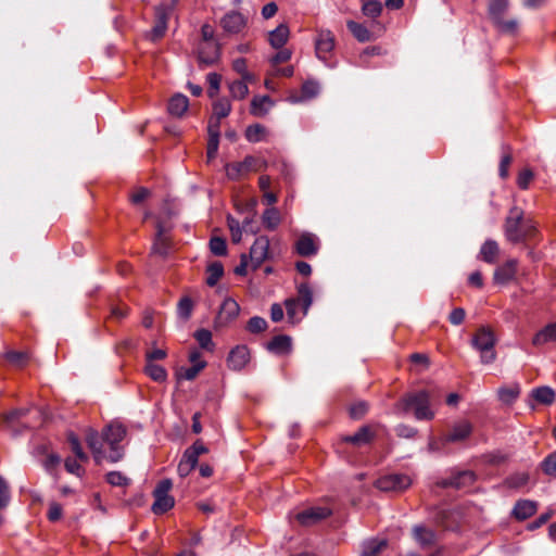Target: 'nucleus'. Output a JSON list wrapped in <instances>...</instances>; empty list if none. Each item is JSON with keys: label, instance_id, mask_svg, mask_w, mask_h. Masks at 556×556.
<instances>
[{"label": "nucleus", "instance_id": "1", "mask_svg": "<svg viewBox=\"0 0 556 556\" xmlns=\"http://www.w3.org/2000/svg\"><path fill=\"white\" fill-rule=\"evenodd\" d=\"M536 227L531 218H526L521 208H510L504 225V233L513 243L522 242L535 233Z\"/></svg>", "mask_w": 556, "mask_h": 556}, {"label": "nucleus", "instance_id": "2", "mask_svg": "<svg viewBox=\"0 0 556 556\" xmlns=\"http://www.w3.org/2000/svg\"><path fill=\"white\" fill-rule=\"evenodd\" d=\"M431 394L426 390L412 392L403 396L396 404V409L402 413L414 412L417 420H431L434 412L431 409Z\"/></svg>", "mask_w": 556, "mask_h": 556}, {"label": "nucleus", "instance_id": "3", "mask_svg": "<svg viewBox=\"0 0 556 556\" xmlns=\"http://www.w3.org/2000/svg\"><path fill=\"white\" fill-rule=\"evenodd\" d=\"M496 338L491 328L481 327L475 333L471 344L480 353L482 364H492L496 359Z\"/></svg>", "mask_w": 556, "mask_h": 556}, {"label": "nucleus", "instance_id": "4", "mask_svg": "<svg viewBox=\"0 0 556 556\" xmlns=\"http://www.w3.org/2000/svg\"><path fill=\"white\" fill-rule=\"evenodd\" d=\"M266 161L248 155L242 162L227 164L226 175L231 180H238L249 173L262 170L266 168Z\"/></svg>", "mask_w": 556, "mask_h": 556}, {"label": "nucleus", "instance_id": "5", "mask_svg": "<svg viewBox=\"0 0 556 556\" xmlns=\"http://www.w3.org/2000/svg\"><path fill=\"white\" fill-rule=\"evenodd\" d=\"M126 429L118 424L109 425L103 431V440L110 446L111 453L108 455V460L116 463L123 458V451L118 443L124 440Z\"/></svg>", "mask_w": 556, "mask_h": 556}, {"label": "nucleus", "instance_id": "6", "mask_svg": "<svg viewBox=\"0 0 556 556\" xmlns=\"http://www.w3.org/2000/svg\"><path fill=\"white\" fill-rule=\"evenodd\" d=\"M172 486L173 483L169 479H164L157 483L153 492L155 501L152 505V510L154 514H164L174 506L175 501L168 494Z\"/></svg>", "mask_w": 556, "mask_h": 556}, {"label": "nucleus", "instance_id": "7", "mask_svg": "<svg viewBox=\"0 0 556 556\" xmlns=\"http://www.w3.org/2000/svg\"><path fill=\"white\" fill-rule=\"evenodd\" d=\"M204 45L200 47L199 59L203 63H213L218 56V47L213 41L214 29L211 25L204 24L201 28Z\"/></svg>", "mask_w": 556, "mask_h": 556}, {"label": "nucleus", "instance_id": "8", "mask_svg": "<svg viewBox=\"0 0 556 556\" xmlns=\"http://www.w3.org/2000/svg\"><path fill=\"white\" fill-rule=\"evenodd\" d=\"M269 256V239L266 236H260L255 239L250 249L248 258L250 260V267L255 270Z\"/></svg>", "mask_w": 556, "mask_h": 556}, {"label": "nucleus", "instance_id": "9", "mask_svg": "<svg viewBox=\"0 0 556 556\" xmlns=\"http://www.w3.org/2000/svg\"><path fill=\"white\" fill-rule=\"evenodd\" d=\"M410 484V477L403 473L384 476L376 482V486L381 491H403L409 488Z\"/></svg>", "mask_w": 556, "mask_h": 556}, {"label": "nucleus", "instance_id": "10", "mask_svg": "<svg viewBox=\"0 0 556 556\" xmlns=\"http://www.w3.org/2000/svg\"><path fill=\"white\" fill-rule=\"evenodd\" d=\"M336 46V39L330 30H319L315 39L316 55L319 60L326 61Z\"/></svg>", "mask_w": 556, "mask_h": 556}, {"label": "nucleus", "instance_id": "11", "mask_svg": "<svg viewBox=\"0 0 556 556\" xmlns=\"http://www.w3.org/2000/svg\"><path fill=\"white\" fill-rule=\"evenodd\" d=\"M220 26L228 34H239L247 26V17L240 12L230 11L222 17Z\"/></svg>", "mask_w": 556, "mask_h": 556}, {"label": "nucleus", "instance_id": "12", "mask_svg": "<svg viewBox=\"0 0 556 556\" xmlns=\"http://www.w3.org/2000/svg\"><path fill=\"white\" fill-rule=\"evenodd\" d=\"M172 12L170 5H159L155 9V24L151 30V39L157 40L162 38L167 29V21Z\"/></svg>", "mask_w": 556, "mask_h": 556}, {"label": "nucleus", "instance_id": "13", "mask_svg": "<svg viewBox=\"0 0 556 556\" xmlns=\"http://www.w3.org/2000/svg\"><path fill=\"white\" fill-rule=\"evenodd\" d=\"M517 260H508L502 266L497 267L493 275V281L496 285H507L515 279L517 273Z\"/></svg>", "mask_w": 556, "mask_h": 556}, {"label": "nucleus", "instance_id": "14", "mask_svg": "<svg viewBox=\"0 0 556 556\" xmlns=\"http://www.w3.org/2000/svg\"><path fill=\"white\" fill-rule=\"evenodd\" d=\"M330 515L326 507H311L296 515V520L303 526H312Z\"/></svg>", "mask_w": 556, "mask_h": 556}, {"label": "nucleus", "instance_id": "15", "mask_svg": "<svg viewBox=\"0 0 556 556\" xmlns=\"http://www.w3.org/2000/svg\"><path fill=\"white\" fill-rule=\"evenodd\" d=\"M472 431V425L467 420L456 422L443 438L445 443H455L466 440Z\"/></svg>", "mask_w": 556, "mask_h": 556}, {"label": "nucleus", "instance_id": "16", "mask_svg": "<svg viewBox=\"0 0 556 556\" xmlns=\"http://www.w3.org/2000/svg\"><path fill=\"white\" fill-rule=\"evenodd\" d=\"M227 361L231 369L241 370L250 362V351L245 345H238L230 351Z\"/></svg>", "mask_w": 556, "mask_h": 556}, {"label": "nucleus", "instance_id": "17", "mask_svg": "<svg viewBox=\"0 0 556 556\" xmlns=\"http://www.w3.org/2000/svg\"><path fill=\"white\" fill-rule=\"evenodd\" d=\"M295 250L301 256H312L318 251L317 238L312 233H303L295 243Z\"/></svg>", "mask_w": 556, "mask_h": 556}, {"label": "nucleus", "instance_id": "18", "mask_svg": "<svg viewBox=\"0 0 556 556\" xmlns=\"http://www.w3.org/2000/svg\"><path fill=\"white\" fill-rule=\"evenodd\" d=\"M87 444L92 451L93 458L97 464H101L104 459H108L103 451V435L100 437L96 431H89L86 437Z\"/></svg>", "mask_w": 556, "mask_h": 556}, {"label": "nucleus", "instance_id": "19", "mask_svg": "<svg viewBox=\"0 0 556 556\" xmlns=\"http://www.w3.org/2000/svg\"><path fill=\"white\" fill-rule=\"evenodd\" d=\"M188 108V98L182 93H176L168 101L167 112L174 117H181Z\"/></svg>", "mask_w": 556, "mask_h": 556}, {"label": "nucleus", "instance_id": "20", "mask_svg": "<svg viewBox=\"0 0 556 556\" xmlns=\"http://www.w3.org/2000/svg\"><path fill=\"white\" fill-rule=\"evenodd\" d=\"M289 36V27L286 24H279L268 33V42L274 49H280L287 43Z\"/></svg>", "mask_w": 556, "mask_h": 556}, {"label": "nucleus", "instance_id": "21", "mask_svg": "<svg viewBox=\"0 0 556 556\" xmlns=\"http://www.w3.org/2000/svg\"><path fill=\"white\" fill-rule=\"evenodd\" d=\"M165 231H166L165 225L161 220H157L156 222V237H155V240H154V243L152 247V251H153V253L162 255V256L167 254L168 247H169L168 240L165 237Z\"/></svg>", "mask_w": 556, "mask_h": 556}, {"label": "nucleus", "instance_id": "22", "mask_svg": "<svg viewBox=\"0 0 556 556\" xmlns=\"http://www.w3.org/2000/svg\"><path fill=\"white\" fill-rule=\"evenodd\" d=\"M538 509V504L534 501L521 500L518 501L514 507L513 515L518 520H525L531 517Z\"/></svg>", "mask_w": 556, "mask_h": 556}, {"label": "nucleus", "instance_id": "23", "mask_svg": "<svg viewBox=\"0 0 556 556\" xmlns=\"http://www.w3.org/2000/svg\"><path fill=\"white\" fill-rule=\"evenodd\" d=\"M413 536L422 547L431 546L435 542L434 531L420 525L413 528Z\"/></svg>", "mask_w": 556, "mask_h": 556}, {"label": "nucleus", "instance_id": "24", "mask_svg": "<svg viewBox=\"0 0 556 556\" xmlns=\"http://www.w3.org/2000/svg\"><path fill=\"white\" fill-rule=\"evenodd\" d=\"M387 545L388 542L386 540H366L361 546V556H378L383 549H386Z\"/></svg>", "mask_w": 556, "mask_h": 556}, {"label": "nucleus", "instance_id": "25", "mask_svg": "<svg viewBox=\"0 0 556 556\" xmlns=\"http://www.w3.org/2000/svg\"><path fill=\"white\" fill-rule=\"evenodd\" d=\"M500 253L498 244L494 240H486L479 252V257L485 263H495Z\"/></svg>", "mask_w": 556, "mask_h": 556}, {"label": "nucleus", "instance_id": "26", "mask_svg": "<svg viewBox=\"0 0 556 556\" xmlns=\"http://www.w3.org/2000/svg\"><path fill=\"white\" fill-rule=\"evenodd\" d=\"M475 481V473L472 471H462L456 476L452 477L448 481L443 483L444 486H453L456 489H462L469 486Z\"/></svg>", "mask_w": 556, "mask_h": 556}, {"label": "nucleus", "instance_id": "27", "mask_svg": "<svg viewBox=\"0 0 556 556\" xmlns=\"http://www.w3.org/2000/svg\"><path fill=\"white\" fill-rule=\"evenodd\" d=\"M273 104V101L267 96L254 97L251 102V114L256 117H262L267 114Z\"/></svg>", "mask_w": 556, "mask_h": 556}, {"label": "nucleus", "instance_id": "28", "mask_svg": "<svg viewBox=\"0 0 556 556\" xmlns=\"http://www.w3.org/2000/svg\"><path fill=\"white\" fill-rule=\"evenodd\" d=\"M267 349L275 354H287L291 351V338L277 336L267 344Z\"/></svg>", "mask_w": 556, "mask_h": 556}, {"label": "nucleus", "instance_id": "29", "mask_svg": "<svg viewBox=\"0 0 556 556\" xmlns=\"http://www.w3.org/2000/svg\"><path fill=\"white\" fill-rule=\"evenodd\" d=\"M549 342H556V323L544 327L532 340L534 345H543Z\"/></svg>", "mask_w": 556, "mask_h": 556}, {"label": "nucleus", "instance_id": "30", "mask_svg": "<svg viewBox=\"0 0 556 556\" xmlns=\"http://www.w3.org/2000/svg\"><path fill=\"white\" fill-rule=\"evenodd\" d=\"M532 399L543 405H551L555 401V392L549 387H539L531 392Z\"/></svg>", "mask_w": 556, "mask_h": 556}, {"label": "nucleus", "instance_id": "31", "mask_svg": "<svg viewBox=\"0 0 556 556\" xmlns=\"http://www.w3.org/2000/svg\"><path fill=\"white\" fill-rule=\"evenodd\" d=\"M346 26L349 30L352 33V35L359 41V42H367L372 40V34L369 31V29L354 21H348Z\"/></svg>", "mask_w": 556, "mask_h": 556}, {"label": "nucleus", "instance_id": "32", "mask_svg": "<svg viewBox=\"0 0 556 556\" xmlns=\"http://www.w3.org/2000/svg\"><path fill=\"white\" fill-rule=\"evenodd\" d=\"M295 300H299V305H302L303 315H305L313 302L312 290L307 283H302L299 286L298 298Z\"/></svg>", "mask_w": 556, "mask_h": 556}, {"label": "nucleus", "instance_id": "33", "mask_svg": "<svg viewBox=\"0 0 556 556\" xmlns=\"http://www.w3.org/2000/svg\"><path fill=\"white\" fill-rule=\"evenodd\" d=\"M262 220L267 229L274 230L279 226L281 216L277 208L270 207L264 211Z\"/></svg>", "mask_w": 556, "mask_h": 556}, {"label": "nucleus", "instance_id": "34", "mask_svg": "<svg viewBox=\"0 0 556 556\" xmlns=\"http://www.w3.org/2000/svg\"><path fill=\"white\" fill-rule=\"evenodd\" d=\"M493 23L501 33L506 35H515L519 28V23L515 18L504 20V16H502Z\"/></svg>", "mask_w": 556, "mask_h": 556}, {"label": "nucleus", "instance_id": "35", "mask_svg": "<svg viewBox=\"0 0 556 556\" xmlns=\"http://www.w3.org/2000/svg\"><path fill=\"white\" fill-rule=\"evenodd\" d=\"M146 374L157 382H163L166 380L167 374L164 367L156 365L152 362H148L144 367Z\"/></svg>", "mask_w": 556, "mask_h": 556}, {"label": "nucleus", "instance_id": "36", "mask_svg": "<svg viewBox=\"0 0 556 556\" xmlns=\"http://www.w3.org/2000/svg\"><path fill=\"white\" fill-rule=\"evenodd\" d=\"M223 275H224V268H223L222 263L213 262L207 267L206 283L210 287H214L218 282V280L222 278Z\"/></svg>", "mask_w": 556, "mask_h": 556}, {"label": "nucleus", "instance_id": "37", "mask_svg": "<svg viewBox=\"0 0 556 556\" xmlns=\"http://www.w3.org/2000/svg\"><path fill=\"white\" fill-rule=\"evenodd\" d=\"M362 12L367 17L376 18L382 12V4L378 0H365L362 5Z\"/></svg>", "mask_w": 556, "mask_h": 556}, {"label": "nucleus", "instance_id": "38", "mask_svg": "<svg viewBox=\"0 0 556 556\" xmlns=\"http://www.w3.org/2000/svg\"><path fill=\"white\" fill-rule=\"evenodd\" d=\"M508 8V0H490L489 13L492 21L502 17Z\"/></svg>", "mask_w": 556, "mask_h": 556}, {"label": "nucleus", "instance_id": "39", "mask_svg": "<svg viewBox=\"0 0 556 556\" xmlns=\"http://www.w3.org/2000/svg\"><path fill=\"white\" fill-rule=\"evenodd\" d=\"M239 305L235 300L226 299L220 307V316L227 320L233 319L239 314Z\"/></svg>", "mask_w": 556, "mask_h": 556}, {"label": "nucleus", "instance_id": "40", "mask_svg": "<svg viewBox=\"0 0 556 556\" xmlns=\"http://www.w3.org/2000/svg\"><path fill=\"white\" fill-rule=\"evenodd\" d=\"M266 137V128L260 124L251 125L245 130V138L250 142H260Z\"/></svg>", "mask_w": 556, "mask_h": 556}, {"label": "nucleus", "instance_id": "41", "mask_svg": "<svg viewBox=\"0 0 556 556\" xmlns=\"http://www.w3.org/2000/svg\"><path fill=\"white\" fill-rule=\"evenodd\" d=\"M371 438V431L368 427L361 428L355 434L349 435L344 438L345 442L353 443L355 445H361L364 443H368Z\"/></svg>", "mask_w": 556, "mask_h": 556}, {"label": "nucleus", "instance_id": "42", "mask_svg": "<svg viewBox=\"0 0 556 556\" xmlns=\"http://www.w3.org/2000/svg\"><path fill=\"white\" fill-rule=\"evenodd\" d=\"M520 393L519 386L515 384L511 387H503L498 390V397L503 403L514 402Z\"/></svg>", "mask_w": 556, "mask_h": 556}, {"label": "nucleus", "instance_id": "43", "mask_svg": "<svg viewBox=\"0 0 556 556\" xmlns=\"http://www.w3.org/2000/svg\"><path fill=\"white\" fill-rule=\"evenodd\" d=\"M229 91L233 99H244L249 93L248 85L242 80H235L229 84Z\"/></svg>", "mask_w": 556, "mask_h": 556}, {"label": "nucleus", "instance_id": "44", "mask_svg": "<svg viewBox=\"0 0 556 556\" xmlns=\"http://www.w3.org/2000/svg\"><path fill=\"white\" fill-rule=\"evenodd\" d=\"M231 111V104L227 99H219L213 104V116L217 118H224L229 115Z\"/></svg>", "mask_w": 556, "mask_h": 556}, {"label": "nucleus", "instance_id": "45", "mask_svg": "<svg viewBox=\"0 0 556 556\" xmlns=\"http://www.w3.org/2000/svg\"><path fill=\"white\" fill-rule=\"evenodd\" d=\"M205 362H199L198 364L192 365L189 368H181L178 371L177 376L179 379L193 380L199 375V372L205 367Z\"/></svg>", "mask_w": 556, "mask_h": 556}, {"label": "nucleus", "instance_id": "46", "mask_svg": "<svg viewBox=\"0 0 556 556\" xmlns=\"http://www.w3.org/2000/svg\"><path fill=\"white\" fill-rule=\"evenodd\" d=\"M529 481V475L527 472H517L511 475L505 480V484L511 489H519L526 485Z\"/></svg>", "mask_w": 556, "mask_h": 556}, {"label": "nucleus", "instance_id": "47", "mask_svg": "<svg viewBox=\"0 0 556 556\" xmlns=\"http://www.w3.org/2000/svg\"><path fill=\"white\" fill-rule=\"evenodd\" d=\"M106 481L114 486H125L130 480L119 471H111L106 475Z\"/></svg>", "mask_w": 556, "mask_h": 556}, {"label": "nucleus", "instance_id": "48", "mask_svg": "<svg viewBox=\"0 0 556 556\" xmlns=\"http://www.w3.org/2000/svg\"><path fill=\"white\" fill-rule=\"evenodd\" d=\"M285 305H286L287 316H288L289 320L291 323L299 321V319H300L298 317V311L300 307L299 300L288 299V300H286Z\"/></svg>", "mask_w": 556, "mask_h": 556}, {"label": "nucleus", "instance_id": "49", "mask_svg": "<svg viewBox=\"0 0 556 556\" xmlns=\"http://www.w3.org/2000/svg\"><path fill=\"white\" fill-rule=\"evenodd\" d=\"M220 81H222L220 75H218L216 73H210L207 75V83L210 85L207 93H208L210 98H214L217 94V92L219 90Z\"/></svg>", "mask_w": 556, "mask_h": 556}, {"label": "nucleus", "instance_id": "50", "mask_svg": "<svg viewBox=\"0 0 556 556\" xmlns=\"http://www.w3.org/2000/svg\"><path fill=\"white\" fill-rule=\"evenodd\" d=\"M247 328L252 333H258L267 328V321L262 317L255 316L249 320Z\"/></svg>", "mask_w": 556, "mask_h": 556}, {"label": "nucleus", "instance_id": "51", "mask_svg": "<svg viewBox=\"0 0 556 556\" xmlns=\"http://www.w3.org/2000/svg\"><path fill=\"white\" fill-rule=\"evenodd\" d=\"M192 308V301L189 298H182L178 303L177 313L181 318L188 319L191 315Z\"/></svg>", "mask_w": 556, "mask_h": 556}, {"label": "nucleus", "instance_id": "52", "mask_svg": "<svg viewBox=\"0 0 556 556\" xmlns=\"http://www.w3.org/2000/svg\"><path fill=\"white\" fill-rule=\"evenodd\" d=\"M210 249L215 255H225L227 252L226 241L223 238L214 237L210 241Z\"/></svg>", "mask_w": 556, "mask_h": 556}, {"label": "nucleus", "instance_id": "53", "mask_svg": "<svg viewBox=\"0 0 556 556\" xmlns=\"http://www.w3.org/2000/svg\"><path fill=\"white\" fill-rule=\"evenodd\" d=\"M198 343L203 349H211L212 345V333L206 329H200L194 334Z\"/></svg>", "mask_w": 556, "mask_h": 556}, {"label": "nucleus", "instance_id": "54", "mask_svg": "<svg viewBox=\"0 0 556 556\" xmlns=\"http://www.w3.org/2000/svg\"><path fill=\"white\" fill-rule=\"evenodd\" d=\"M544 473L556 476V452L549 454L542 463Z\"/></svg>", "mask_w": 556, "mask_h": 556}, {"label": "nucleus", "instance_id": "55", "mask_svg": "<svg viewBox=\"0 0 556 556\" xmlns=\"http://www.w3.org/2000/svg\"><path fill=\"white\" fill-rule=\"evenodd\" d=\"M228 226L231 233V240L235 243H239L242 238V227H240V224L235 218H228Z\"/></svg>", "mask_w": 556, "mask_h": 556}, {"label": "nucleus", "instance_id": "56", "mask_svg": "<svg viewBox=\"0 0 556 556\" xmlns=\"http://www.w3.org/2000/svg\"><path fill=\"white\" fill-rule=\"evenodd\" d=\"M5 358L15 366H23L27 361V355L24 352L10 351L5 354Z\"/></svg>", "mask_w": 556, "mask_h": 556}, {"label": "nucleus", "instance_id": "57", "mask_svg": "<svg viewBox=\"0 0 556 556\" xmlns=\"http://www.w3.org/2000/svg\"><path fill=\"white\" fill-rule=\"evenodd\" d=\"M532 179H533L532 170L526 168L519 173L518 178H517V185L519 186V188L526 190V189H528Z\"/></svg>", "mask_w": 556, "mask_h": 556}, {"label": "nucleus", "instance_id": "58", "mask_svg": "<svg viewBox=\"0 0 556 556\" xmlns=\"http://www.w3.org/2000/svg\"><path fill=\"white\" fill-rule=\"evenodd\" d=\"M10 501L9 485L7 481L0 476V509L7 507Z\"/></svg>", "mask_w": 556, "mask_h": 556}, {"label": "nucleus", "instance_id": "59", "mask_svg": "<svg viewBox=\"0 0 556 556\" xmlns=\"http://www.w3.org/2000/svg\"><path fill=\"white\" fill-rule=\"evenodd\" d=\"M64 466L70 473L76 475L77 477H81L84 475V469L77 459L66 458Z\"/></svg>", "mask_w": 556, "mask_h": 556}, {"label": "nucleus", "instance_id": "60", "mask_svg": "<svg viewBox=\"0 0 556 556\" xmlns=\"http://www.w3.org/2000/svg\"><path fill=\"white\" fill-rule=\"evenodd\" d=\"M291 59V51L288 49L279 50L270 62L273 65H278L281 63H286Z\"/></svg>", "mask_w": 556, "mask_h": 556}, {"label": "nucleus", "instance_id": "61", "mask_svg": "<svg viewBox=\"0 0 556 556\" xmlns=\"http://www.w3.org/2000/svg\"><path fill=\"white\" fill-rule=\"evenodd\" d=\"M62 517V506L56 502L49 504L48 518L51 521H56Z\"/></svg>", "mask_w": 556, "mask_h": 556}, {"label": "nucleus", "instance_id": "62", "mask_svg": "<svg viewBox=\"0 0 556 556\" xmlns=\"http://www.w3.org/2000/svg\"><path fill=\"white\" fill-rule=\"evenodd\" d=\"M513 162V156L507 153L502 156L501 163H500V176L502 178L508 177V168Z\"/></svg>", "mask_w": 556, "mask_h": 556}, {"label": "nucleus", "instance_id": "63", "mask_svg": "<svg viewBox=\"0 0 556 556\" xmlns=\"http://www.w3.org/2000/svg\"><path fill=\"white\" fill-rule=\"evenodd\" d=\"M319 91V86L314 81H307L302 87V92L305 98H313Z\"/></svg>", "mask_w": 556, "mask_h": 556}, {"label": "nucleus", "instance_id": "64", "mask_svg": "<svg viewBox=\"0 0 556 556\" xmlns=\"http://www.w3.org/2000/svg\"><path fill=\"white\" fill-rule=\"evenodd\" d=\"M368 409L365 402H359L351 406L350 414L353 418H361Z\"/></svg>", "mask_w": 556, "mask_h": 556}]
</instances>
